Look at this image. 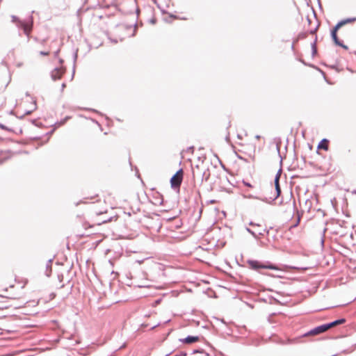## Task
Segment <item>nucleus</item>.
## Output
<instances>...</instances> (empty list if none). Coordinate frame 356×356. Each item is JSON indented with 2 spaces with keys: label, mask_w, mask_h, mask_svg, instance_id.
I'll list each match as a JSON object with an SVG mask.
<instances>
[{
  "label": "nucleus",
  "mask_w": 356,
  "mask_h": 356,
  "mask_svg": "<svg viewBox=\"0 0 356 356\" xmlns=\"http://www.w3.org/2000/svg\"><path fill=\"white\" fill-rule=\"evenodd\" d=\"M345 322L346 320L344 318H341L327 324L321 325L305 333L302 337L316 336L320 334L327 331L329 329L332 328L338 325L343 324Z\"/></svg>",
  "instance_id": "1"
},
{
  "label": "nucleus",
  "mask_w": 356,
  "mask_h": 356,
  "mask_svg": "<svg viewBox=\"0 0 356 356\" xmlns=\"http://www.w3.org/2000/svg\"><path fill=\"white\" fill-rule=\"evenodd\" d=\"M249 267L253 270H258L259 269H271V270H280V268L270 263L262 264L261 262L257 260H249L248 261Z\"/></svg>",
  "instance_id": "2"
},
{
  "label": "nucleus",
  "mask_w": 356,
  "mask_h": 356,
  "mask_svg": "<svg viewBox=\"0 0 356 356\" xmlns=\"http://www.w3.org/2000/svg\"><path fill=\"white\" fill-rule=\"evenodd\" d=\"M354 21V19H345V20H343V21H341L339 22L335 26L334 28L332 29V38L334 42V43L337 44V45H339V46H341V47H343L344 48H347L346 46L343 45V44L340 42L338 36H337V31L343 25L348 24V23H350V22H353Z\"/></svg>",
  "instance_id": "3"
},
{
  "label": "nucleus",
  "mask_w": 356,
  "mask_h": 356,
  "mask_svg": "<svg viewBox=\"0 0 356 356\" xmlns=\"http://www.w3.org/2000/svg\"><path fill=\"white\" fill-rule=\"evenodd\" d=\"M24 296V293L15 296H6L0 295V309H6L12 307L11 300L19 299Z\"/></svg>",
  "instance_id": "4"
},
{
  "label": "nucleus",
  "mask_w": 356,
  "mask_h": 356,
  "mask_svg": "<svg viewBox=\"0 0 356 356\" xmlns=\"http://www.w3.org/2000/svg\"><path fill=\"white\" fill-rule=\"evenodd\" d=\"M184 177L182 169L179 170L170 179V184L173 188H179Z\"/></svg>",
  "instance_id": "5"
},
{
  "label": "nucleus",
  "mask_w": 356,
  "mask_h": 356,
  "mask_svg": "<svg viewBox=\"0 0 356 356\" xmlns=\"http://www.w3.org/2000/svg\"><path fill=\"white\" fill-rule=\"evenodd\" d=\"M193 179L194 180H202L204 177V169L198 165L192 167Z\"/></svg>",
  "instance_id": "6"
},
{
  "label": "nucleus",
  "mask_w": 356,
  "mask_h": 356,
  "mask_svg": "<svg viewBox=\"0 0 356 356\" xmlns=\"http://www.w3.org/2000/svg\"><path fill=\"white\" fill-rule=\"evenodd\" d=\"M52 44H58V42L56 41H52L51 44L49 47L48 49L46 51H40V54L42 56H49L51 54H54L56 56H57L58 52L60 51V47H58L56 49H54L52 47Z\"/></svg>",
  "instance_id": "7"
},
{
  "label": "nucleus",
  "mask_w": 356,
  "mask_h": 356,
  "mask_svg": "<svg viewBox=\"0 0 356 356\" xmlns=\"http://www.w3.org/2000/svg\"><path fill=\"white\" fill-rule=\"evenodd\" d=\"M65 74V70L63 67H58L54 69L51 72V77L54 80L61 79L63 75Z\"/></svg>",
  "instance_id": "8"
},
{
  "label": "nucleus",
  "mask_w": 356,
  "mask_h": 356,
  "mask_svg": "<svg viewBox=\"0 0 356 356\" xmlns=\"http://www.w3.org/2000/svg\"><path fill=\"white\" fill-rule=\"evenodd\" d=\"M318 149H324L327 151L329 149V141L327 139H323L318 145Z\"/></svg>",
  "instance_id": "9"
},
{
  "label": "nucleus",
  "mask_w": 356,
  "mask_h": 356,
  "mask_svg": "<svg viewBox=\"0 0 356 356\" xmlns=\"http://www.w3.org/2000/svg\"><path fill=\"white\" fill-rule=\"evenodd\" d=\"M198 341H199L198 337H193V336L187 337L186 338H185L184 339L182 340V341L184 343H188V344L195 343Z\"/></svg>",
  "instance_id": "10"
},
{
  "label": "nucleus",
  "mask_w": 356,
  "mask_h": 356,
  "mask_svg": "<svg viewBox=\"0 0 356 356\" xmlns=\"http://www.w3.org/2000/svg\"><path fill=\"white\" fill-rule=\"evenodd\" d=\"M280 177V174L278 173V174H277L275 179V189L277 191V196H279L281 193V189H280V184H279Z\"/></svg>",
  "instance_id": "11"
},
{
  "label": "nucleus",
  "mask_w": 356,
  "mask_h": 356,
  "mask_svg": "<svg viewBox=\"0 0 356 356\" xmlns=\"http://www.w3.org/2000/svg\"><path fill=\"white\" fill-rule=\"evenodd\" d=\"M21 26L23 28L24 32L26 35H29L31 31V26L29 24L21 22Z\"/></svg>",
  "instance_id": "12"
},
{
  "label": "nucleus",
  "mask_w": 356,
  "mask_h": 356,
  "mask_svg": "<svg viewBox=\"0 0 356 356\" xmlns=\"http://www.w3.org/2000/svg\"><path fill=\"white\" fill-rule=\"evenodd\" d=\"M318 27V24L317 22H315V24L314 26L307 29V32H309L310 34H314L316 32Z\"/></svg>",
  "instance_id": "13"
},
{
  "label": "nucleus",
  "mask_w": 356,
  "mask_h": 356,
  "mask_svg": "<svg viewBox=\"0 0 356 356\" xmlns=\"http://www.w3.org/2000/svg\"><path fill=\"white\" fill-rule=\"evenodd\" d=\"M56 297V294L54 293H51L50 294L48 295V297H47L45 298V300H44V302H49V301H51L52 300H54Z\"/></svg>",
  "instance_id": "14"
},
{
  "label": "nucleus",
  "mask_w": 356,
  "mask_h": 356,
  "mask_svg": "<svg viewBox=\"0 0 356 356\" xmlns=\"http://www.w3.org/2000/svg\"><path fill=\"white\" fill-rule=\"evenodd\" d=\"M156 195H157L158 196H161V197L156 200V201L154 202V204L156 205L162 204L163 199L161 197V195L158 192L156 193Z\"/></svg>",
  "instance_id": "15"
},
{
  "label": "nucleus",
  "mask_w": 356,
  "mask_h": 356,
  "mask_svg": "<svg viewBox=\"0 0 356 356\" xmlns=\"http://www.w3.org/2000/svg\"><path fill=\"white\" fill-rule=\"evenodd\" d=\"M6 87H7V83H0V94L3 93L6 90Z\"/></svg>",
  "instance_id": "16"
},
{
  "label": "nucleus",
  "mask_w": 356,
  "mask_h": 356,
  "mask_svg": "<svg viewBox=\"0 0 356 356\" xmlns=\"http://www.w3.org/2000/svg\"><path fill=\"white\" fill-rule=\"evenodd\" d=\"M111 218H104L102 219L101 221H98L97 222V224L98 225H101L102 223H104V222H106L108 221H110Z\"/></svg>",
  "instance_id": "17"
},
{
  "label": "nucleus",
  "mask_w": 356,
  "mask_h": 356,
  "mask_svg": "<svg viewBox=\"0 0 356 356\" xmlns=\"http://www.w3.org/2000/svg\"><path fill=\"white\" fill-rule=\"evenodd\" d=\"M107 213V210H106V209L105 211H97V213L98 215L103 214V213Z\"/></svg>",
  "instance_id": "18"
},
{
  "label": "nucleus",
  "mask_w": 356,
  "mask_h": 356,
  "mask_svg": "<svg viewBox=\"0 0 356 356\" xmlns=\"http://www.w3.org/2000/svg\"><path fill=\"white\" fill-rule=\"evenodd\" d=\"M12 18H13V22H17V17H15V16H13V17H12Z\"/></svg>",
  "instance_id": "19"
},
{
  "label": "nucleus",
  "mask_w": 356,
  "mask_h": 356,
  "mask_svg": "<svg viewBox=\"0 0 356 356\" xmlns=\"http://www.w3.org/2000/svg\"><path fill=\"white\" fill-rule=\"evenodd\" d=\"M243 183H244L246 186H248V187H252V185H251V184H248V183H245V181H243Z\"/></svg>",
  "instance_id": "20"
},
{
  "label": "nucleus",
  "mask_w": 356,
  "mask_h": 356,
  "mask_svg": "<svg viewBox=\"0 0 356 356\" xmlns=\"http://www.w3.org/2000/svg\"><path fill=\"white\" fill-rule=\"evenodd\" d=\"M307 22H308V24H311V20L309 19H307Z\"/></svg>",
  "instance_id": "21"
},
{
  "label": "nucleus",
  "mask_w": 356,
  "mask_h": 356,
  "mask_svg": "<svg viewBox=\"0 0 356 356\" xmlns=\"http://www.w3.org/2000/svg\"><path fill=\"white\" fill-rule=\"evenodd\" d=\"M40 302V300H38L37 302H35V305H38Z\"/></svg>",
  "instance_id": "22"
},
{
  "label": "nucleus",
  "mask_w": 356,
  "mask_h": 356,
  "mask_svg": "<svg viewBox=\"0 0 356 356\" xmlns=\"http://www.w3.org/2000/svg\"><path fill=\"white\" fill-rule=\"evenodd\" d=\"M62 86H63V88H65V83H63V84L62 85Z\"/></svg>",
  "instance_id": "23"
}]
</instances>
